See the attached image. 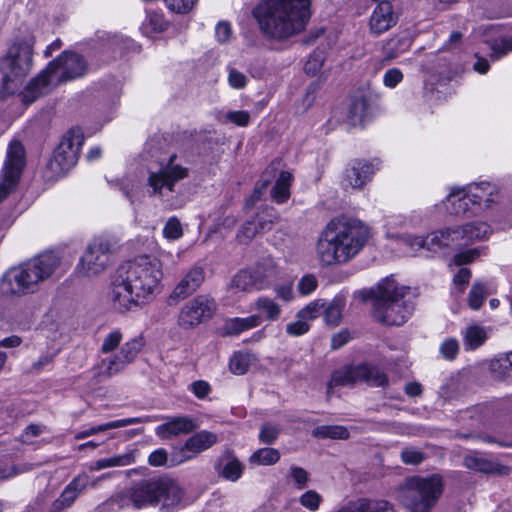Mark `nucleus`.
I'll list each match as a JSON object with an SVG mask.
<instances>
[{
	"instance_id": "obj_27",
	"label": "nucleus",
	"mask_w": 512,
	"mask_h": 512,
	"mask_svg": "<svg viewBox=\"0 0 512 512\" xmlns=\"http://www.w3.org/2000/svg\"><path fill=\"white\" fill-rule=\"evenodd\" d=\"M261 323L262 318L260 315L228 318L222 326V334L224 336H237L245 331L260 326Z\"/></svg>"
},
{
	"instance_id": "obj_1",
	"label": "nucleus",
	"mask_w": 512,
	"mask_h": 512,
	"mask_svg": "<svg viewBox=\"0 0 512 512\" xmlns=\"http://www.w3.org/2000/svg\"><path fill=\"white\" fill-rule=\"evenodd\" d=\"M163 266L150 255H140L119 270L111 283L108 299L113 309L125 313L151 303L163 289Z\"/></svg>"
},
{
	"instance_id": "obj_38",
	"label": "nucleus",
	"mask_w": 512,
	"mask_h": 512,
	"mask_svg": "<svg viewBox=\"0 0 512 512\" xmlns=\"http://www.w3.org/2000/svg\"><path fill=\"white\" fill-rule=\"evenodd\" d=\"M464 465L468 469L482 473H494L497 471V464L478 453L467 455L464 458Z\"/></svg>"
},
{
	"instance_id": "obj_15",
	"label": "nucleus",
	"mask_w": 512,
	"mask_h": 512,
	"mask_svg": "<svg viewBox=\"0 0 512 512\" xmlns=\"http://www.w3.org/2000/svg\"><path fill=\"white\" fill-rule=\"evenodd\" d=\"M217 309L215 300L207 295H198L181 308L177 323L184 330H191L212 318Z\"/></svg>"
},
{
	"instance_id": "obj_48",
	"label": "nucleus",
	"mask_w": 512,
	"mask_h": 512,
	"mask_svg": "<svg viewBox=\"0 0 512 512\" xmlns=\"http://www.w3.org/2000/svg\"><path fill=\"white\" fill-rule=\"evenodd\" d=\"M441 356L446 360H454L459 353V342L456 338L445 339L439 347Z\"/></svg>"
},
{
	"instance_id": "obj_8",
	"label": "nucleus",
	"mask_w": 512,
	"mask_h": 512,
	"mask_svg": "<svg viewBox=\"0 0 512 512\" xmlns=\"http://www.w3.org/2000/svg\"><path fill=\"white\" fill-rule=\"evenodd\" d=\"M32 37L16 40L8 49L7 55L2 60L3 89L7 93H13L17 85L30 73L33 66Z\"/></svg>"
},
{
	"instance_id": "obj_37",
	"label": "nucleus",
	"mask_w": 512,
	"mask_h": 512,
	"mask_svg": "<svg viewBox=\"0 0 512 512\" xmlns=\"http://www.w3.org/2000/svg\"><path fill=\"white\" fill-rule=\"evenodd\" d=\"M275 265L273 261H265L258 263L252 270V274L256 281V289H263L269 281L275 276Z\"/></svg>"
},
{
	"instance_id": "obj_54",
	"label": "nucleus",
	"mask_w": 512,
	"mask_h": 512,
	"mask_svg": "<svg viewBox=\"0 0 512 512\" xmlns=\"http://www.w3.org/2000/svg\"><path fill=\"white\" fill-rule=\"evenodd\" d=\"M323 63V53L320 51H314L306 61L304 70L307 74L314 76L321 70Z\"/></svg>"
},
{
	"instance_id": "obj_23",
	"label": "nucleus",
	"mask_w": 512,
	"mask_h": 512,
	"mask_svg": "<svg viewBox=\"0 0 512 512\" xmlns=\"http://www.w3.org/2000/svg\"><path fill=\"white\" fill-rule=\"evenodd\" d=\"M491 234V226L483 221H471L454 227V236L457 238L458 245L486 240Z\"/></svg>"
},
{
	"instance_id": "obj_19",
	"label": "nucleus",
	"mask_w": 512,
	"mask_h": 512,
	"mask_svg": "<svg viewBox=\"0 0 512 512\" xmlns=\"http://www.w3.org/2000/svg\"><path fill=\"white\" fill-rule=\"evenodd\" d=\"M373 175V165L363 161H354L344 170L341 186L345 190L361 189L372 179Z\"/></svg>"
},
{
	"instance_id": "obj_60",
	"label": "nucleus",
	"mask_w": 512,
	"mask_h": 512,
	"mask_svg": "<svg viewBox=\"0 0 512 512\" xmlns=\"http://www.w3.org/2000/svg\"><path fill=\"white\" fill-rule=\"evenodd\" d=\"M163 235L171 240L180 238L182 236L180 222L176 218H170L164 226Z\"/></svg>"
},
{
	"instance_id": "obj_61",
	"label": "nucleus",
	"mask_w": 512,
	"mask_h": 512,
	"mask_svg": "<svg viewBox=\"0 0 512 512\" xmlns=\"http://www.w3.org/2000/svg\"><path fill=\"white\" fill-rule=\"evenodd\" d=\"M401 459L405 464L417 465L424 460V454L415 448H406L401 452Z\"/></svg>"
},
{
	"instance_id": "obj_11",
	"label": "nucleus",
	"mask_w": 512,
	"mask_h": 512,
	"mask_svg": "<svg viewBox=\"0 0 512 512\" xmlns=\"http://www.w3.org/2000/svg\"><path fill=\"white\" fill-rule=\"evenodd\" d=\"M176 158V154L171 155L160 169L149 172L146 185L150 196L163 198L173 193L176 183L189 176V169L175 163Z\"/></svg>"
},
{
	"instance_id": "obj_57",
	"label": "nucleus",
	"mask_w": 512,
	"mask_h": 512,
	"mask_svg": "<svg viewBox=\"0 0 512 512\" xmlns=\"http://www.w3.org/2000/svg\"><path fill=\"white\" fill-rule=\"evenodd\" d=\"M225 121L240 127H246L250 122V114L245 110L229 111L225 115Z\"/></svg>"
},
{
	"instance_id": "obj_64",
	"label": "nucleus",
	"mask_w": 512,
	"mask_h": 512,
	"mask_svg": "<svg viewBox=\"0 0 512 512\" xmlns=\"http://www.w3.org/2000/svg\"><path fill=\"white\" fill-rule=\"evenodd\" d=\"M471 278V271L468 268H461L453 278L455 289L458 293H463L465 286L469 283Z\"/></svg>"
},
{
	"instance_id": "obj_28",
	"label": "nucleus",
	"mask_w": 512,
	"mask_h": 512,
	"mask_svg": "<svg viewBox=\"0 0 512 512\" xmlns=\"http://www.w3.org/2000/svg\"><path fill=\"white\" fill-rule=\"evenodd\" d=\"M146 421H147V417H133V418L114 420V421H110V422H107L104 424L92 426L90 428L78 431L75 434L74 438L76 440H82V439L88 438L90 436H93L98 433L105 432V431H108L111 429L122 428V427H126V426L133 425V424H140V423H144Z\"/></svg>"
},
{
	"instance_id": "obj_18",
	"label": "nucleus",
	"mask_w": 512,
	"mask_h": 512,
	"mask_svg": "<svg viewBox=\"0 0 512 512\" xmlns=\"http://www.w3.org/2000/svg\"><path fill=\"white\" fill-rule=\"evenodd\" d=\"M353 299L367 305L375 321L384 323V279L372 287L355 291Z\"/></svg>"
},
{
	"instance_id": "obj_2",
	"label": "nucleus",
	"mask_w": 512,
	"mask_h": 512,
	"mask_svg": "<svg viewBox=\"0 0 512 512\" xmlns=\"http://www.w3.org/2000/svg\"><path fill=\"white\" fill-rule=\"evenodd\" d=\"M312 0H259L252 15L264 37L288 40L302 33L311 18Z\"/></svg>"
},
{
	"instance_id": "obj_40",
	"label": "nucleus",
	"mask_w": 512,
	"mask_h": 512,
	"mask_svg": "<svg viewBox=\"0 0 512 512\" xmlns=\"http://www.w3.org/2000/svg\"><path fill=\"white\" fill-rule=\"evenodd\" d=\"M463 335L465 348L470 350L477 349L483 345L488 337L485 328L479 325L469 326Z\"/></svg>"
},
{
	"instance_id": "obj_24",
	"label": "nucleus",
	"mask_w": 512,
	"mask_h": 512,
	"mask_svg": "<svg viewBox=\"0 0 512 512\" xmlns=\"http://www.w3.org/2000/svg\"><path fill=\"white\" fill-rule=\"evenodd\" d=\"M205 279L204 269L200 266L192 267L173 289L170 298L183 300L193 294Z\"/></svg>"
},
{
	"instance_id": "obj_33",
	"label": "nucleus",
	"mask_w": 512,
	"mask_h": 512,
	"mask_svg": "<svg viewBox=\"0 0 512 512\" xmlns=\"http://www.w3.org/2000/svg\"><path fill=\"white\" fill-rule=\"evenodd\" d=\"M491 293V287L487 282H474L467 298L469 308L472 310H479L488 295Z\"/></svg>"
},
{
	"instance_id": "obj_30",
	"label": "nucleus",
	"mask_w": 512,
	"mask_h": 512,
	"mask_svg": "<svg viewBox=\"0 0 512 512\" xmlns=\"http://www.w3.org/2000/svg\"><path fill=\"white\" fill-rule=\"evenodd\" d=\"M253 308L258 311L257 315H260L263 320L274 322L277 321L282 313L281 306L273 299L262 296L256 299Z\"/></svg>"
},
{
	"instance_id": "obj_31",
	"label": "nucleus",
	"mask_w": 512,
	"mask_h": 512,
	"mask_svg": "<svg viewBox=\"0 0 512 512\" xmlns=\"http://www.w3.org/2000/svg\"><path fill=\"white\" fill-rule=\"evenodd\" d=\"M345 307V299L343 296H336L330 302L325 301L323 310L324 321L327 325L337 326L342 319V312Z\"/></svg>"
},
{
	"instance_id": "obj_16",
	"label": "nucleus",
	"mask_w": 512,
	"mask_h": 512,
	"mask_svg": "<svg viewBox=\"0 0 512 512\" xmlns=\"http://www.w3.org/2000/svg\"><path fill=\"white\" fill-rule=\"evenodd\" d=\"M401 240L412 251L426 249L437 252L443 248L458 245L457 238L454 236V228L441 229L426 236L407 235L402 237Z\"/></svg>"
},
{
	"instance_id": "obj_63",
	"label": "nucleus",
	"mask_w": 512,
	"mask_h": 512,
	"mask_svg": "<svg viewBox=\"0 0 512 512\" xmlns=\"http://www.w3.org/2000/svg\"><path fill=\"white\" fill-rule=\"evenodd\" d=\"M290 475L298 489L306 487L309 477L307 471L298 466H291Z\"/></svg>"
},
{
	"instance_id": "obj_45",
	"label": "nucleus",
	"mask_w": 512,
	"mask_h": 512,
	"mask_svg": "<svg viewBox=\"0 0 512 512\" xmlns=\"http://www.w3.org/2000/svg\"><path fill=\"white\" fill-rule=\"evenodd\" d=\"M324 307L325 300L316 299L314 301L309 302L306 306L299 310L297 313V317L304 318L307 322L314 320L318 318L320 315H323Z\"/></svg>"
},
{
	"instance_id": "obj_4",
	"label": "nucleus",
	"mask_w": 512,
	"mask_h": 512,
	"mask_svg": "<svg viewBox=\"0 0 512 512\" xmlns=\"http://www.w3.org/2000/svg\"><path fill=\"white\" fill-rule=\"evenodd\" d=\"M184 497V490L177 480L169 476H155L139 480L114 499L119 507L142 509L160 505L163 512H173Z\"/></svg>"
},
{
	"instance_id": "obj_10",
	"label": "nucleus",
	"mask_w": 512,
	"mask_h": 512,
	"mask_svg": "<svg viewBox=\"0 0 512 512\" xmlns=\"http://www.w3.org/2000/svg\"><path fill=\"white\" fill-rule=\"evenodd\" d=\"M83 143L84 136L80 128H72L62 137L46 166L51 177L62 176L74 167Z\"/></svg>"
},
{
	"instance_id": "obj_51",
	"label": "nucleus",
	"mask_w": 512,
	"mask_h": 512,
	"mask_svg": "<svg viewBox=\"0 0 512 512\" xmlns=\"http://www.w3.org/2000/svg\"><path fill=\"white\" fill-rule=\"evenodd\" d=\"M260 233L254 220L246 221L237 233V240L240 243H249L256 234Z\"/></svg>"
},
{
	"instance_id": "obj_43",
	"label": "nucleus",
	"mask_w": 512,
	"mask_h": 512,
	"mask_svg": "<svg viewBox=\"0 0 512 512\" xmlns=\"http://www.w3.org/2000/svg\"><path fill=\"white\" fill-rule=\"evenodd\" d=\"M252 361V354L248 352H235L229 361V369L235 375L245 374Z\"/></svg>"
},
{
	"instance_id": "obj_17",
	"label": "nucleus",
	"mask_w": 512,
	"mask_h": 512,
	"mask_svg": "<svg viewBox=\"0 0 512 512\" xmlns=\"http://www.w3.org/2000/svg\"><path fill=\"white\" fill-rule=\"evenodd\" d=\"M108 477L103 474L96 479H92L87 473H80L64 488L60 496L52 504V512H61L70 507L78 496L88 487L95 488L98 483Z\"/></svg>"
},
{
	"instance_id": "obj_58",
	"label": "nucleus",
	"mask_w": 512,
	"mask_h": 512,
	"mask_svg": "<svg viewBox=\"0 0 512 512\" xmlns=\"http://www.w3.org/2000/svg\"><path fill=\"white\" fill-rule=\"evenodd\" d=\"M197 0H164L168 9L179 14L188 13Z\"/></svg>"
},
{
	"instance_id": "obj_56",
	"label": "nucleus",
	"mask_w": 512,
	"mask_h": 512,
	"mask_svg": "<svg viewBox=\"0 0 512 512\" xmlns=\"http://www.w3.org/2000/svg\"><path fill=\"white\" fill-rule=\"evenodd\" d=\"M310 329L304 318L297 317V320L286 325V333L292 337H298L307 333Z\"/></svg>"
},
{
	"instance_id": "obj_7",
	"label": "nucleus",
	"mask_w": 512,
	"mask_h": 512,
	"mask_svg": "<svg viewBox=\"0 0 512 512\" xmlns=\"http://www.w3.org/2000/svg\"><path fill=\"white\" fill-rule=\"evenodd\" d=\"M443 491L444 482L439 474L411 476L401 485L398 498L409 512H431Z\"/></svg>"
},
{
	"instance_id": "obj_6",
	"label": "nucleus",
	"mask_w": 512,
	"mask_h": 512,
	"mask_svg": "<svg viewBox=\"0 0 512 512\" xmlns=\"http://www.w3.org/2000/svg\"><path fill=\"white\" fill-rule=\"evenodd\" d=\"M87 69V61L82 55L73 51H64L30 81L24 92V99L26 102H33L47 93L50 87L84 76Z\"/></svg>"
},
{
	"instance_id": "obj_35",
	"label": "nucleus",
	"mask_w": 512,
	"mask_h": 512,
	"mask_svg": "<svg viewBox=\"0 0 512 512\" xmlns=\"http://www.w3.org/2000/svg\"><path fill=\"white\" fill-rule=\"evenodd\" d=\"M279 450L271 447L259 448L249 457V463L257 466H270L280 460Z\"/></svg>"
},
{
	"instance_id": "obj_52",
	"label": "nucleus",
	"mask_w": 512,
	"mask_h": 512,
	"mask_svg": "<svg viewBox=\"0 0 512 512\" xmlns=\"http://www.w3.org/2000/svg\"><path fill=\"white\" fill-rule=\"evenodd\" d=\"M123 339V335L120 330H113L105 336L101 345L102 353H110L114 351Z\"/></svg>"
},
{
	"instance_id": "obj_42",
	"label": "nucleus",
	"mask_w": 512,
	"mask_h": 512,
	"mask_svg": "<svg viewBox=\"0 0 512 512\" xmlns=\"http://www.w3.org/2000/svg\"><path fill=\"white\" fill-rule=\"evenodd\" d=\"M166 28L164 16L157 12H148L146 19L142 24V31L145 35L150 36L153 33H159Z\"/></svg>"
},
{
	"instance_id": "obj_44",
	"label": "nucleus",
	"mask_w": 512,
	"mask_h": 512,
	"mask_svg": "<svg viewBox=\"0 0 512 512\" xmlns=\"http://www.w3.org/2000/svg\"><path fill=\"white\" fill-rule=\"evenodd\" d=\"M278 219L279 216L273 208H266L261 213L257 214L256 218L253 220L255 221L259 232L265 233L272 229Z\"/></svg>"
},
{
	"instance_id": "obj_21",
	"label": "nucleus",
	"mask_w": 512,
	"mask_h": 512,
	"mask_svg": "<svg viewBox=\"0 0 512 512\" xmlns=\"http://www.w3.org/2000/svg\"><path fill=\"white\" fill-rule=\"evenodd\" d=\"M374 115L371 101L364 96L351 98L346 109L345 122L353 127L364 126Z\"/></svg>"
},
{
	"instance_id": "obj_3",
	"label": "nucleus",
	"mask_w": 512,
	"mask_h": 512,
	"mask_svg": "<svg viewBox=\"0 0 512 512\" xmlns=\"http://www.w3.org/2000/svg\"><path fill=\"white\" fill-rule=\"evenodd\" d=\"M369 237L370 229L362 221L345 216L334 218L319 235L317 257L324 265L347 263L363 249Z\"/></svg>"
},
{
	"instance_id": "obj_29",
	"label": "nucleus",
	"mask_w": 512,
	"mask_h": 512,
	"mask_svg": "<svg viewBox=\"0 0 512 512\" xmlns=\"http://www.w3.org/2000/svg\"><path fill=\"white\" fill-rule=\"evenodd\" d=\"M243 473L242 463L232 453L227 452L221 457L219 474L228 481H237Z\"/></svg>"
},
{
	"instance_id": "obj_32",
	"label": "nucleus",
	"mask_w": 512,
	"mask_h": 512,
	"mask_svg": "<svg viewBox=\"0 0 512 512\" xmlns=\"http://www.w3.org/2000/svg\"><path fill=\"white\" fill-rule=\"evenodd\" d=\"M311 434L317 439L347 440L350 437L348 428L343 425L317 426Z\"/></svg>"
},
{
	"instance_id": "obj_46",
	"label": "nucleus",
	"mask_w": 512,
	"mask_h": 512,
	"mask_svg": "<svg viewBox=\"0 0 512 512\" xmlns=\"http://www.w3.org/2000/svg\"><path fill=\"white\" fill-rule=\"evenodd\" d=\"M490 57L493 61L500 59L508 52L512 51V38H499L495 39L491 45Z\"/></svg>"
},
{
	"instance_id": "obj_22",
	"label": "nucleus",
	"mask_w": 512,
	"mask_h": 512,
	"mask_svg": "<svg viewBox=\"0 0 512 512\" xmlns=\"http://www.w3.org/2000/svg\"><path fill=\"white\" fill-rule=\"evenodd\" d=\"M218 441L215 433L202 430L188 438L181 448V459L179 462L189 461L199 453L209 449Z\"/></svg>"
},
{
	"instance_id": "obj_26",
	"label": "nucleus",
	"mask_w": 512,
	"mask_h": 512,
	"mask_svg": "<svg viewBox=\"0 0 512 512\" xmlns=\"http://www.w3.org/2000/svg\"><path fill=\"white\" fill-rule=\"evenodd\" d=\"M196 428L190 417H175L156 427L155 433L160 438H170L180 434H187Z\"/></svg>"
},
{
	"instance_id": "obj_47",
	"label": "nucleus",
	"mask_w": 512,
	"mask_h": 512,
	"mask_svg": "<svg viewBox=\"0 0 512 512\" xmlns=\"http://www.w3.org/2000/svg\"><path fill=\"white\" fill-rule=\"evenodd\" d=\"M280 434V428L272 423H264L260 427L258 435L259 441L263 444H273L276 442Z\"/></svg>"
},
{
	"instance_id": "obj_12",
	"label": "nucleus",
	"mask_w": 512,
	"mask_h": 512,
	"mask_svg": "<svg viewBox=\"0 0 512 512\" xmlns=\"http://www.w3.org/2000/svg\"><path fill=\"white\" fill-rule=\"evenodd\" d=\"M364 382L370 386H382L384 375L379 365L362 362L346 365L332 373L330 386H349Z\"/></svg>"
},
{
	"instance_id": "obj_20",
	"label": "nucleus",
	"mask_w": 512,
	"mask_h": 512,
	"mask_svg": "<svg viewBox=\"0 0 512 512\" xmlns=\"http://www.w3.org/2000/svg\"><path fill=\"white\" fill-rule=\"evenodd\" d=\"M465 188L468 196H471L474 201V210L481 209L482 213L499 199L497 187L490 182L470 183Z\"/></svg>"
},
{
	"instance_id": "obj_9",
	"label": "nucleus",
	"mask_w": 512,
	"mask_h": 512,
	"mask_svg": "<svg viewBox=\"0 0 512 512\" xmlns=\"http://www.w3.org/2000/svg\"><path fill=\"white\" fill-rule=\"evenodd\" d=\"M418 293L415 288L398 283L394 276L386 277V326H401L415 309Z\"/></svg>"
},
{
	"instance_id": "obj_50",
	"label": "nucleus",
	"mask_w": 512,
	"mask_h": 512,
	"mask_svg": "<svg viewBox=\"0 0 512 512\" xmlns=\"http://www.w3.org/2000/svg\"><path fill=\"white\" fill-rule=\"evenodd\" d=\"M101 460L103 462L104 469L111 467L127 466L135 462V458L132 453L115 455L109 458H102Z\"/></svg>"
},
{
	"instance_id": "obj_41",
	"label": "nucleus",
	"mask_w": 512,
	"mask_h": 512,
	"mask_svg": "<svg viewBox=\"0 0 512 512\" xmlns=\"http://www.w3.org/2000/svg\"><path fill=\"white\" fill-rule=\"evenodd\" d=\"M230 289L235 292H247L256 289V281L252 271L240 270L234 275L230 283Z\"/></svg>"
},
{
	"instance_id": "obj_5",
	"label": "nucleus",
	"mask_w": 512,
	"mask_h": 512,
	"mask_svg": "<svg viewBox=\"0 0 512 512\" xmlns=\"http://www.w3.org/2000/svg\"><path fill=\"white\" fill-rule=\"evenodd\" d=\"M60 258L53 252L42 253L31 260L10 268L3 276L1 289L16 296L36 292L55 273Z\"/></svg>"
},
{
	"instance_id": "obj_34",
	"label": "nucleus",
	"mask_w": 512,
	"mask_h": 512,
	"mask_svg": "<svg viewBox=\"0 0 512 512\" xmlns=\"http://www.w3.org/2000/svg\"><path fill=\"white\" fill-rule=\"evenodd\" d=\"M412 43L411 33L403 30L394 38L386 42V58H394L399 53L406 51Z\"/></svg>"
},
{
	"instance_id": "obj_53",
	"label": "nucleus",
	"mask_w": 512,
	"mask_h": 512,
	"mask_svg": "<svg viewBox=\"0 0 512 512\" xmlns=\"http://www.w3.org/2000/svg\"><path fill=\"white\" fill-rule=\"evenodd\" d=\"M318 287V281L312 274L304 275L298 282L297 290L302 296L312 294Z\"/></svg>"
},
{
	"instance_id": "obj_39",
	"label": "nucleus",
	"mask_w": 512,
	"mask_h": 512,
	"mask_svg": "<svg viewBox=\"0 0 512 512\" xmlns=\"http://www.w3.org/2000/svg\"><path fill=\"white\" fill-rule=\"evenodd\" d=\"M291 180L292 175L289 172H281L271 191V196L277 203H284L290 197L289 187Z\"/></svg>"
},
{
	"instance_id": "obj_55",
	"label": "nucleus",
	"mask_w": 512,
	"mask_h": 512,
	"mask_svg": "<svg viewBox=\"0 0 512 512\" xmlns=\"http://www.w3.org/2000/svg\"><path fill=\"white\" fill-rule=\"evenodd\" d=\"M384 12L382 8V2H380L370 18V29L376 34L380 35L384 31Z\"/></svg>"
},
{
	"instance_id": "obj_59",
	"label": "nucleus",
	"mask_w": 512,
	"mask_h": 512,
	"mask_svg": "<svg viewBox=\"0 0 512 512\" xmlns=\"http://www.w3.org/2000/svg\"><path fill=\"white\" fill-rule=\"evenodd\" d=\"M480 255V250L477 248L467 249L454 255L453 262L456 266L472 263Z\"/></svg>"
},
{
	"instance_id": "obj_36",
	"label": "nucleus",
	"mask_w": 512,
	"mask_h": 512,
	"mask_svg": "<svg viewBox=\"0 0 512 512\" xmlns=\"http://www.w3.org/2000/svg\"><path fill=\"white\" fill-rule=\"evenodd\" d=\"M491 371L496 377L511 382L512 381V351L494 359L490 364Z\"/></svg>"
},
{
	"instance_id": "obj_14",
	"label": "nucleus",
	"mask_w": 512,
	"mask_h": 512,
	"mask_svg": "<svg viewBox=\"0 0 512 512\" xmlns=\"http://www.w3.org/2000/svg\"><path fill=\"white\" fill-rule=\"evenodd\" d=\"M111 263V244L109 240L97 237L86 247L76 271L83 277H93L103 273Z\"/></svg>"
},
{
	"instance_id": "obj_13",
	"label": "nucleus",
	"mask_w": 512,
	"mask_h": 512,
	"mask_svg": "<svg viewBox=\"0 0 512 512\" xmlns=\"http://www.w3.org/2000/svg\"><path fill=\"white\" fill-rule=\"evenodd\" d=\"M145 346V339L138 335L127 341L119 352L100 360L95 367L98 378H110L121 373L129 364L133 363Z\"/></svg>"
},
{
	"instance_id": "obj_62",
	"label": "nucleus",
	"mask_w": 512,
	"mask_h": 512,
	"mask_svg": "<svg viewBox=\"0 0 512 512\" xmlns=\"http://www.w3.org/2000/svg\"><path fill=\"white\" fill-rule=\"evenodd\" d=\"M228 83L234 89H242L247 85L248 79L245 74L234 68L228 69Z\"/></svg>"
},
{
	"instance_id": "obj_25",
	"label": "nucleus",
	"mask_w": 512,
	"mask_h": 512,
	"mask_svg": "<svg viewBox=\"0 0 512 512\" xmlns=\"http://www.w3.org/2000/svg\"><path fill=\"white\" fill-rule=\"evenodd\" d=\"M447 202L451 204V213L465 217L480 215L481 209L473 207V199L468 196L466 188H454L447 196Z\"/></svg>"
},
{
	"instance_id": "obj_49",
	"label": "nucleus",
	"mask_w": 512,
	"mask_h": 512,
	"mask_svg": "<svg viewBox=\"0 0 512 512\" xmlns=\"http://www.w3.org/2000/svg\"><path fill=\"white\" fill-rule=\"evenodd\" d=\"M299 502L303 507L312 512H315L320 507L322 497L318 492L314 490H308L300 496Z\"/></svg>"
}]
</instances>
